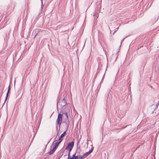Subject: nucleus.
<instances>
[{
	"instance_id": "obj_27",
	"label": "nucleus",
	"mask_w": 159,
	"mask_h": 159,
	"mask_svg": "<svg viewBox=\"0 0 159 159\" xmlns=\"http://www.w3.org/2000/svg\"><path fill=\"white\" fill-rule=\"evenodd\" d=\"M116 31H114V32H113V33H114Z\"/></svg>"
},
{
	"instance_id": "obj_10",
	"label": "nucleus",
	"mask_w": 159,
	"mask_h": 159,
	"mask_svg": "<svg viewBox=\"0 0 159 159\" xmlns=\"http://www.w3.org/2000/svg\"><path fill=\"white\" fill-rule=\"evenodd\" d=\"M9 92H7V94H6V97L5 100V101H4V103L3 104V105H4V104L5 102H6V100H7V98H8V95H9Z\"/></svg>"
},
{
	"instance_id": "obj_12",
	"label": "nucleus",
	"mask_w": 159,
	"mask_h": 159,
	"mask_svg": "<svg viewBox=\"0 0 159 159\" xmlns=\"http://www.w3.org/2000/svg\"><path fill=\"white\" fill-rule=\"evenodd\" d=\"M67 159H74V158L72 157H70V153H68V157Z\"/></svg>"
},
{
	"instance_id": "obj_16",
	"label": "nucleus",
	"mask_w": 159,
	"mask_h": 159,
	"mask_svg": "<svg viewBox=\"0 0 159 159\" xmlns=\"http://www.w3.org/2000/svg\"><path fill=\"white\" fill-rule=\"evenodd\" d=\"M97 73H98V72H97V73H96V74L95 75V76H94V80H95V79L96 78V77H97Z\"/></svg>"
},
{
	"instance_id": "obj_9",
	"label": "nucleus",
	"mask_w": 159,
	"mask_h": 159,
	"mask_svg": "<svg viewBox=\"0 0 159 159\" xmlns=\"http://www.w3.org/2000/svg\"><path fill=\"white\" fill-rule=\"evenodd\" d=\"M56 149L53 148L52 150L51 149L50 151L48 152V153L50 155H51L55 151Z\"/></svg>"
},
{
	"instance_id": "obj_1",
	"label": "nucleus",
	"mask_w": 159,
	"mask_h": 159,
	"mask_svg": "<svg viewBox=\"0 0 159 159\" xmlns=\"http://www.w3.org/2000/svg\"><path fill=\"white\" fill-rule=\"evenodd\" d=\"M58 102L57 103V110L58 111V117L57 119V123L58 125H59V127L60 126V125L62 121V119L63 116V117H65V113L67 112V110L64 111L63 110L62 108L61 109H60L61 111L59 112V110L58 109Z\"/></svg>"
},
{
	"instance_id": "obj_6",
	"label": "nucleus",
	"mask_w": 159,
	"mask_h": 159,
	"mask_svg": "<svg viewBox=\"0 0 159 159\" xmlns=\"http://www.w3.org/2000/svg\"><path fill=\"white\" fill-rule=\"evenodd\" d=\"M92 147L90 150L89 151V152H86L85 153H84L83 155V157L84 158L86 157L87 156H88L91 153H92L93 150V145L91 146Z\"/></svg>"
},
{
	"instance_id": "obj_20",
	"label": "nucleus",
	"mask_w": 159,
	"mask_h": 159,
	"mask_svg": "<svg viewBox=\"0 0 159 159\" xmlns=\"http://www.w3.org/2000/svg\"><path fill=\"white\" fill-rule=\"evenodd\" d=\"M10 89H9V88H8V90H7V92H10Z\"/></svg>"
},
{
	"instance_id": "obj_11",
	"label": "nucleus",
	"mask_w": 159,
	"mask_h": 159,
	"mask_svg": "<svg viewBox=\"0 0 159 159\" xmlns=\"http://www.w3.org/2000/svg\"><path fill=\"white\" fill-rule=\"evenodd\" d=\"M97 15L98 14V12H97V13L95 12L94 14L93 15V16H95L94 17V20H96L97 19V18L98 17V16H96V15Z\"/></svg>"
},
{
	"instance_id": "obj_21",
	"label": "nucleus",
	"mask_w": 159,
	"mask_h": 159,
	"mask_svg": "<svg viewBox=\"0 0 159 159\" xmlns=\"http://www.w3.org/2000/svg\"><path fill=\"white\" fill-rule=\"evenodd\" d=\"M10 87H11V85H10V84L8 86V88H9V89H11Z\"/></svg>"
},
{
	"instance_id": "obj_8",
	"label": "nucleus",
	"mask_w": 159,
	"mask_h": 159,
	"mask_svg": "<svg viewBox=\"0 0 159 159\" xmlns=\"http://www.w3.org/2000/svg\"><path fill=\"white\" fill-rule=\"evenodd\" d=\"M67 131V130H66L59 137L58 140L60 141L61 140V142L63 140V139L62 138L66 134V132Z\"/></svg>"
},
{
	"instance_id": "obj_26",
	"label": "nucleus",
	"mask_w": 159,
	"mask_h": 159,
	"mask_svg": "<svg viewBox=\"0 0 159 159\" xmlns=\"http://www.w3.org/2000/svg\"><path fill=\"white\" fill-rule=\"evenodd\" d=\"M139 48H138L137 49V50H139Z\"/></svg>"
},
{
	"instance_id": "obj_5",
	"label": "nucleus",
	"mask_w": 159,
	"mask_h": 159,
	"mask_svg": "<svg viewBox=\"0 0 159 159\" xmlns=\"http://www.w3.org/2000/svg\"><path fill=\"white\" fill-rule=\"evenodd\" d=\"M80 142V140H78L77 141V149L76 152V153H77L78 155H80V152L81 151L80 145L79 144Z\"/></svg>"
},
{
	"instance_id": "obj_24",
	"label": "nucleus",
	"mask_w": 159,
	"mask_h": 159,
	"mask_svg": "<svg viewBox=\"0 0 159 159\" xmlns=\"http://www.w3.org/2000/svg\"><path fill=\"white\" fill-rule=\"evenodd\" d=\"M63 155V153L61 155V156L59 158V159Z\"/></svg>"
},
{
	"instance_id": "obj_2",
	"label": "nucleus",
	"mask_w": 159,
	"mask_h": 159,
	"mask_svg": "<svg viewBox=\"0 0 159 159\" xmlns=\"http://www.w3.org/2000/svg\"><path fill=\"white\" fill-rule=\"evenodd\" d=\"M74 144V142L73 141L69 143L66 148V150H68V152L70 153L73 148Z\"/></svg>"
},
{
	"instance_id": "obj_23",
	"label": "nucleus",
	"mask_w": 159,
	"mask_h": 159,
	"mask_svg": "<svg viewBox=\"0 0 159 159\" xmlns=\"http://www.w3.org/2000/svg\"><path fill=\"white\" fill-rule=\"evenodd\" d=\"M151 107H154V105L152 104V105L151 106Z\"/></svg>"
},
{
	"instance_id": "obj_14",
	"label": "nucleus",
	"mask_w": 159,
	"mask_h": 159,
	"mask_svg": "<svg viewBox=\"0 0 159 159\" xmlns=\"http://www.w3.org/2000/svg\"><path fill=\"white\" fill-rule=\"evenodd\" d=\"M78 159H83L84 158H83V156H81L80 155H78Z\"/></svg>"
},
{
	"instance_id": "obj_22",
	"label": "nucleus",
	"mask_w": 159,
	"mask_h": 159,
	"mask_svg": "<svg viewBox=\"0 0 159 159\" xmlns=\"http://www.w3.org/2000/svg\"><path fill=\"white\" fill-rule=\"evenodd\" d=\"M38 34H36L34 36V38H35V37H36V36Z\"/></svg>"
},
{
	"instance_id": "obj_25",
	"label": "nucleus",
	"mask_w": 159,
	"mask_h": 159,
	"mask_svg": "<svg viewBox=\"0 0 159 159\" xmlns=\"http://www.w3.org/2000/svg\"><path fill=\"white\" fill-rule=\"evenodd\" d=\"M57 130H58V127H57Z\"/></svg>"
},
{
	"instance_id": "obj_4",
	"label": "nucleus",
	"mask_w": 159,
	"mask_h": 159,
	"mask_svg": "<svg viewBox=\"0 0 159 159\" xmlns=\"http://www.w3.org/2000/svg\"><path fill=\"white\" fill-rule=\"evenodd\" d=\"M68 109L67 110V112L65 113V116L66 117V120H67V122H66V124L67 129L68 128L69 125V123H70V122L69 121V120L68 116V113H67L68 112H70V109H69V108H68Z\"/></svg>"
},
{
	"instance_id": "obj_13",
	"label": "nucleus",
	"mask_w": 159,
	"mask_h": 159,
	"mask_svg": "<svg viewBox=\"0 0 159 159\" xmlns=\"http://www.w3.org/2000/svg\"><path fill=\"white\" fill-rule=\"evenodd\" d=\"M159 105V102H158L156 104V107L154 109V110L152 112V113H153L154 112V111L156 109L157 107Z\"/></svg>"
},
{
	"instance_id": "obj_3",
	"label": "nucleus",
	"mask_w": 159,
	"mask_h": 159,
	"mask_svg": "<svg viewBox=\"0 0 159 159\" xmlns=\"http://www.w3.org/2000/svg\"><path fill=\"white\" fill-rule=\"evenodd\" d=\"M57 140H56L53 141L52 144V146L53 147V148H54L55 149H56L57 148L59 144L61 142V140L60 141H59L57 142Z\"/></svg>"
},
{
	"instance_id": "obj_7",
	"label": "nucleus",
	"mask_w": 159,
	"mask_h": 159,
	"mask_svg": "<svg viewBox=\"0 0 159 159\" xmlns=\"http://www.w3.org/2000/svg\"><path fill=\"white\" fill-rule=\"evenodd\" d=\"M58 103H59V105L61 107V108L67 104L66 100L64 98L63 99L61 102H59V101H58Z\"/></svg>"
},
{
	"instance_id": "obj_15",
	"label": "nucleus",
	"mask_w": 159,
	"mask_h": 159,
	"mask_svg": "<svg viewBox=\"0 0 159 159\" xmlns=\"http://www.w3.org/2000/svg\"><path fill=\"white\" fill-rule=\"evenodd\" d=\"M59 129H58V132H57V134L56 136V137L55 138V139H56V138L57 137V136L59 134V130H60V127H59Z\"/></svg>"
},
{
	"instance_id": "obj_17",
	"label": "nucleus",
	"mask_w": 159,
	"mask_h": 159,
	"mask_svg": "<svg viewBox=\"0 0 159 159\" xmlns=\"http://www.w3.org/2000/svg\"><path fill=\"white\" fill-rule=\"evenodd\" d=\"M76 152L74 154H73V155H72V157H73V158H75V157L76 156Z\"/></svg>"
},
{
	"instance_id": "obj_19",
	"label": "nucleus",
	"mask_w": 159,
	"mask_h": 159,
	"mask_svg": "<svg viewBox=\"0 0 159 159\" xmlns=\"http://www.w3.org/2000/svg\"><path fill=\"white\" fill-rule=\"evenodd\" d=\"M74 159H78V155L75 157L74 158Z\"/></svg>"
},
{
	"instance_id": "obj_18",
	"label": "nucleus",
	"mask_w": 159,
	"mask_h": 159,
	"mask_svg": "<svg viewBox=\"0 0 159 159\" xmlns=\"http://www.w3.org/2000/svg\"><path fill=\"white\" fill-rule=\"evenodd\" d=\"M146 62H147V61H146V60H143V63L144 64V65L146 64Z\"/></svg>"
}]
</instances>
